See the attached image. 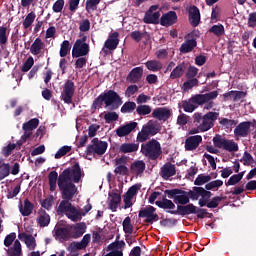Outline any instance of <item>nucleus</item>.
Wrapping results in <instances>:
<instances>
[{
	"label": "nucleus",
	"instance_id": "nucleus-1",
	"mask_svg": "<svg viewBox=\"0 0 256 256\" xmlns=\"http://www.w3.org/2000/svg\"><path fill=\"white\" fill-rule=\"evenodd\" d=\"M82 177L83 172L81 171V166L78 162L72 167L64 169L60 174L57 173V171H51L48 175L50 191H55L58 184L63 199L62 201L69 203L73 201V197L77 195L78 189L75 183H79Z\"/></svg>",
	"mask_w": 256,
	"mask_h": 256
},
{
	"label": "nucleus",
	"instance_id": "nucleus-2",
	"mask_svg": "<svg viewBox=\"0 0 256 256\" xmlns=\"http://www.w3.org/2000/svg\"><path fill=\"white\" fill-rule=\"evenodd\" d=\"M190 199H192V201L197 199L195 196V187H193L192 190L188 192L179 188H174L165 190L164 195L162 196V200L156 201L155 205H157L159 209H164V211H167V209H175V203L176 205L189 204Z\"/></svg>",
	"mask_w": 256,
	"mask_h": 256
},
{
	"label": "nucleus",
	"instance_id": "nucleus-3",
	"mask_svg": "<svg viewBox=\"0 0 256 256\" xmlns=\"http://www.w3.org/2000/svg\"><path fill=\"white\" fill-rule=\"evenodd\" d=\"M219 97V92L217 90L205 93V94H194L188 100H183L180 104V107L184 109L185 113H193L199 107L204 109H211L215 106V99Z\"/></svg>",
	"mask_w": 256,
	"mask_h": 256
},
{
	"label": "nucleus",
	"instance_id": "nucleus-4",
	"mask_svg": "<svg viewBox=\"0 0 256 256\" xmlns=\"http://www.w3.org/2000/svg\"><path fill=\"white\" fill-rule=\"evenodd\" d=\"M110 109V111H116L123 105V98L115 90H106L102 92L97 98L94 99L91 110L97 111L102 107Z\"/></svg>",
	"mask_w": 256,
	"mask_h": 256
},
{
	"label": "nucleus",
	"instance_id": "nucleus-5",
	"mask_svg": "<svg viewBox=\"0 0 256 256\" xmlns=\"http://www.w3.org/2000/svg\"><path fill=\"white\" fill-rule=\"evenodd\" d=\"M217 119H219V112H208L205 115L199 112L194 113L193 123L197 129L192 130L190 133H205L209 129H213Z\"/></svg>",
	"mask_w": 256,
	"mask_h": 256
},
{
	"label": "nucleus",
	"instance_id": "nucleus-6",
	"mask_svg": "<svg viewBox=\"0 0 256 256\" xmlns=\"http://www.w3.org/2000/svg\"><path fill=\"white\" fill-rule=\"evenodd\" d=\"M140 153L150 161H157L163 154V149L161 148V143L153 138L141 144Z\"/></svg>",
	"mask_w": 256,
	"mask_h": 256
},
{
	"label": "nucleus",
	"instance_id": "nucleus-7",
	"mask_svg": "<svg viewBox=\"0 0 256 256\" xmlns=\"http://www.w3.org/2000/svg\"><path fill=\"white\" fill-rule=\"evenodd\" d=\"M214 147L217 149H223V151H228V153H237L239 151V144L233 140H229L219 134L212 139Z\"/></svg>",
	"mask_w": 256,
	"mask_h": 256
},
{
	"label": "nucleus",
	"instance_id": "nucleus-8",
	"mask_svg": "<svg viewBox=\"0 0 256 256\" xmlns=\"http://www.w3.org/2000/svg\"><path fill=\"white\" fill-rule=\"evenodd\" d=\"M58 211H60V213H66V217L74 223L83 219L81 211L71 204V202L61 201L58 206Z\"/></svg>",
	"mask_w": 256,
	"mask_h": 256
},
{
	"label": "nucleus",
	"instance_id": "nucleus-9",
	"mask_svg": "<svg viewBox=\"0 0 256 256\" xmlns=\"http://www.w3.org/2000/svg\"><path fill=\"white\" fill-rule=\"evenodd\" d=\"M107 147L109 144L105 141L99 140V138H94L86 148L87 155H105L107 152Z\"/></svg>",
	"mask_w": 256,
	"mask_h": 256
},
{
	"label": "nucleus",
	"instance_id": "nucleus-10",
	"mask_svg": "<svg viewBox=\"0 0 256 256\" xmlns=\"http://www.w3.org/2000/svg\"><path fill=\"white\" fill-rule=\"evenodd\" d=\"M86 55H89V44H87V36H83L75 41L72 57L73 59H78V57H85Z\"/></svg>",
	"mask_w": 256,
	"mask_h": 256
},
{
	"label": "nucleus",
	"instance_id": "nucleus-11",
	"mask_svg": "<svg viewBox=\"0 0 256 256\" xmlns=\"http://www.w3.org/2000/svg\"><path fill=\"white\" fill-rule=\"evenodd\" d=\"M157 133H159V130L155 125H143L141 131L137 134L136 141H138V143H145V141H149L150 137H155Z\"/></svg>",
	"mask_w": 256,
	"mask_h": 256
},
{
	"label": "nucleus",
	"instance_id": "nucleus-12",
	"mask_svg": "<svg viewBox=\"0 0 256 256\" xmlns=\"http://www.w3.org/2000/svg\"><path fill=\"white\" fill-rule=\"evenodd\" d=\"M155 211H157V208L148 205L145 208L140 209L138 217H140V219H145L144 223L153 225L154 221H159V214L155 213Z\"/></svg>",
	"mask_w": 256,
	"mask_h": 256
},
{
	"label": "nucleus",
	"instance_id": "nucleus-13",
	"mask_svg": "<svg viewBox=\"0 0 256 256\" xmlns=\"http://www.w3.org/2000/svg\"><path fill=\"white\" fill-rule=\"evenodd\" d=\"M75 95V82L73 80H66L61 92V100L67 105L73 103V96Z\"/></svg>",
	"mask_w": 256,
	"mask_h": 256
},
{
	"label": "nucleus",
	"instance_id": "nucleus-14",
	"mask_svg": "<svg viewBox=\"0 0 256 256\" xmlns=\"http://www.w3.org/2000/svg\"><path fill=\"white\" fill-rule=\"evenodd\" d=\"M166 213L181 215L182 217H185V215H197V206H194L193 203L177 205V210H166Z\"/></svg>",
	"mask_w": 256,
	"mask_h": 256
},
{
	"label": "nucleus",
	"instance_id": "nucleus-15",
	"mask_svg": "<svg viewBox=\"0 0 256 256\" xmlns=\"http://www.w3.org/2000/svg\"><path fill=\"white\" fill-rule=\"evenodd\" d=\"M194 191L196 198H194L193 201H197V199L201 197V199H199L198 205H200V207H207V203H209V200L211 199L213 193H211V191L205 190V188L203 187L197 186H194Z\"/></svg>",
	"mask_w": 256,
	"mask_h": 256
},
{
	"label": "nucleus",
	"instance_id": "nucleus-16",
	"mask_svg": "<svg viewBox=\"0 0 256 256\" xmlns=\"http://www.w3.org/2000/svg\"><path fill=\"white\" fill-rule=\"evenodd\" d=\"M249 133H251L250 121L241 122L234 129V137L236 138V141H239L241 138L248 137Z\"/></svg>",
	"mask_w": 256,
	"mask_h": 256
},
{
	"label": "nucleus",
	"instance_id": "nucleus-17",
	"mask_svg": "<svg viewBox=\"0 0 256 256\" xmlns=\"http://www.w3.org/2000/svg\"><path fill=\"white\" fill-rule=\"evenodd\" d=\"M140 189V184H135L128 189V191L124 194V209L133 207V197L137 195Z\"/></svg>",
	"mask_w": 256,
	"mask_h": 256
},
{
	"label": "nucleus",
	"instance_id": "nucleus-18",
	"mask_svg": "<svg viewBox=\"0 0 256 256\" xmlns=\"http://www.w3.org/2000/svg\"><path fill=\"white\" fill-rule=\"evenodd\" d=\"M187 11L190 25L199 27V23H201V11H199V8L195 5H191L187 8Z\"/></svg>",
	"mask_w": 256,
	"mask_h": 256
},
{
	"label": "nucleus",
	"instance_id": "nucleus-19",
	"mask_svg": "<svg viewBox=\"0 0 256 256\" xmlns=\"http://www.w3.org/2000/svg\"><path fill=\"white\" fill-rule=\"evenodd\" d=\"M175 175H177V167H175L171 162H166L160 168V177H162L164 181H169V179H171V177H175Z\"/></svg>",
	"mask_w": 256,
	"mask_h": 256
},
{
	"label": "nucleus",
	"instance_id": "nucleus-20",
	"mask_svg": "<svg viewBox=\"0 0 256 256\" xmlns=\"http://www.w3.org/2000/svg\"><path fill=\"white\" fill-rule=\"evenodd\" d=\"M89 243H91V234H86L83 236L80 242L70 243L68 246V251H70V253H75V251L87 249Z\"/></svg>",
	"mask_w": 256,
	"mask_h": 256
},
{
	"label": "nucleus",
	"instance_id": "nucleus-21",
	"mask_svg": "<svg viewBox=\"0 0 256 256\" xmlns=\"http://www.w3.org/2000/svg\"><path fill=\"white\" fill-rule=\"evenodd\" d=\"M203 143V137L201 135L190 136L185 140V151H195Z\"/></svg>",
	"mask_w": 256,
	"mask_h": 256
},
{
	"label": "nucleus",
	"instance_id": "nucleus-22",
	"mask_svg": "<svg viewBox=\"0 0 256 256\" xmlns=\"http://www.w3.org/2000/svg\"><path fill=\"white\" fill-rule=\"evenodd\" d=\"M141 79H143V67L141 66L133 68L126 77V81L132 84L139 83Z\"/></svg>",
	"mask_w": 256,
	"mask_h": 256
},
{
	"label": "nucleus",
	"instance_id": "nucleus-23",
	"mask_svg": "<svg viewBox=\"0 0 256 256\" xmlns=\"http://www.w3.org/2000/svg\"><path fill=\"white\" fill-rule=\"evenodd\" d=\"M137 122H130L116 129V135L118 137H127V135L133 133L137 129Z\"/></svg>",
	"mask_w": 256,
	"mask_h": 256
},
{
	"label": "nucleus",
	"instance_id": "nucleus-24",
	"mask_svg": "<svg viewBox=\"0 0 256 256\" xmlns=\"http://www.w3.org/2000/svg\"><path fill=\"white\" fill-rule=\"evenodd\" d=\"M109 199V209L115 213L119 207V203H121V193H119V190H112L109 192Z\"/></svg>",
	"mask_w": 256,
	"mask_h": 256
},
{
	"label": "nucleus",
	"instance_id": "nucleus-25",
	"mask_svg": "<svg viewBox=\"0 0 256 256\" xmlns=\"http://www.w3.org/2000/svg\"><path fill=\"white\" fill-rule=\"evenodd\" d=\"M175 23H177V12L175 11H169L160 18V25H162V27L175 25Z\"/></svg>",
	"mask_w": 256,
	"mask_h": 256
},
{
	"label": "nucleus",
	"instance_id": "nucleus-26",
	"mask_svg": "<svg viewBox=\"0 0 256 256\" xmlns=\"http://www.w3.org/2000/svg\"><path fill=\"white\" fill-rule=\"evenodd\" d=\"M119 46V32H113L109 35L108 39L104 43V47L109 51H115Z\"/></svg>",
	"mask_w": 256,
	"mask_h": 256
},
{
	"label": "nucleus",
	"instance_id": "nucleus-27",
	"mask_svg": "<svg viewBox=\"0 0 256 256\" xmlns=\"http://www.w3.org/2000/svg\"><path fill=\"white\" fill-rule=\"evenodd\" d=\"M71 237L73 239H79V237H83L85 235V231H87V224L85 222H80L71 226Z\"/></svg>",
	"mask_w": 256,
	"mask_h": 256
},
{
	"label": "nucleus",
	"instance_id": "nucleus-28",
	"mask_svg": "<svg viewBox=\"0 0 256 256\" xmlns=\"http://www.w3.org/2000/svg\"><path fill=\"white\" fill-rule=\"evenodd\" d=\"M152 117L158 121H167L171 117V110L168 108H156L152 112Z\"/></svg>",
	"mask_w": 256,
	"mask_h": 256
},
{
	"label": "nucleus",
	"instance_id": "nucleus-29",
	"mask_svg": "<svg viewBox=\"0 0 256 256\" xmlns=\"http://www.w3.org/2000/svg\"><path fill=\"white\" fill-rule=\"evenodd\" d=\"M145 162L143 160H136L134 161L130 166V172L132 175H136V177H139L140 175H143L145 173Z\"/></svg>",
	"mask_w": 256,
	"mask_h": 256
},
{
	"label": "nucleus",
	"instance_id": "nucleus-30",
	"mask_svg": "<svg viewBox=\"0 0 256 256\" xmlns=\"http://www.w3.org/2000/svg\"><path fill=\"white\" fill-rule=\"evenodd\" d=\"M43 49H45V43L41 38L37 37L30 46V53L31 55L39 56L43 53Z\"/></svg>",
	"mask_w": 256,
	"mask_h": 256
},
{
	"label": "nucleus",
	"instance_id": "nucleus-31",
	"mask_svg": "<svg viewBox=\"0 0 256 256\" xmlns=\"http://www.w3.org/2000/svg\"><path fill=\"white\" fill-rule=\"evenodd\" d=\"M50 223H51V216H49V214L45 210L40 209L38 211V217H37V224L39 225V227L41 228L49 227Z\"/></svg>",
	"mask_w": 256,
	"mask_h": 256
},
{
	"label": "nucleus",
	"instance_id": "nucleus-32",
	"mask_svg": "<svg viewBox=\"0 0 256 256\" xmlns=\"http://www.w3.org/2000/svg\"><path fill=\"white\" fill-rule=\"evenodd\" d=\"M195 47H197V40L195 38L188 39L181 44L179 51L180 53L187 54L191 53Z\"/></svg>",
	"mask_w": 256,
	"mask_h": 256
},
{
	"label": "nucleus",
	"instance_id": "nucleus-33",
	"mask_svg": "<svg viewBox=\"0 0 256 256\" xmlns=\"http://www.w3.org/2000/svg\"><path fill=\"white\" fill-rule=\"evenodd\" d=\"M159 17H161V12H146L143 21L147 25H159Z\"/></svg>",
	"mask_w": 256,
	"mask_h": 256
},
{
	"label": "nucleus",
	"instance_id": "nucleus-34",
	"mask_svg": "<svg viewBox=\"0 0 256 256\" xmlns=\"http://www.w3.org/2000/svg\"><path fill=\"white\" fill-rule=\"evenodd\" d=\"M34 207H35V205H33V203H31V201H29V199H25L24 207H23V204H20L19 211L23 217H29V215H31V213H33Z\"/></svg>",
	"mask_w": 256,
	"mask_h": 256
},
{
	"label": "nucleus",
	"instance_id": "nucleus-35",
	"mask_svg": "<svg viewBox=\"0 0 256 256\" xmlns=\"http://www.w3.org/2000/svg\"><path fill=\"white\" fill-rule=\"evenodd\" d=\"M19 239H24L25 244L27 245L28 249H30V251L35 250V247H37L35 237H33L31 234L21 233L19 234Z\"/></svg>",
	"mask_w": 256,
	"mask_h": 256
},
{
	"label": "nucleus",
	"instance_id": "nucleus-36",
	"mask_svg": "<svg viewBox=\"0 0 256 256\" xmlns=\"http://www.w3.org/2000/svg\"><path fill=\"white\" fill-rule=\"evenodd\" d=\"M3 161L5 160L0 158V181L11 175V164L4 163Z\"/></svg>",
	"mask_w": 256,
	"mask_h": 256
},
{
	"label": "nucleus",
	"instance_id": "nucleus-37",
	"mask_svg": "<svg viewBox=\"0 0 256 256\" xmlns=\"http://www.w3.org/2000/svg\"><path fill=\"white\" fill-rule=\"evenodd\" d=\"M135 151H139V144L123 143L119 148V153H135Z\"/></svg>",
	"mask_w": 256,
	"mask_h": 256
},
{
	"label": "nucleus",
	"instance_id": "nucleus-38",
	"mask_svg": "<svg viewBox=\"0 0 256 256\" xmlns=\"http://www.w3.org/2000/svg\"><path fill=\"white\" fill-rule=\"evenodd\" d=\"M185 63H181L177 65L170 74V79H179L180 77H183V73H185Z\"/></svg>",
	"mask_w": 256,
	"mask_h": 256
},
{
	"label": "nucleus",
	"instance_id": "nucleus-39",
	"mask_svg": "<svg viewBox=\"0 0 256 256\" xmlns=\"http://www.w3.org/2000/svg\"><path fill=\"white\" fill-rule=\"evenodd\" d=\"M193 87H199V79L197 78H188L182 85V91L187 92L191 91Z\"/></svg>",
	"mask_w": 256,
	"mask_h": 256
},
{
	"label": "nucleus",
	"instance_id": "nucleus-40",
	"mask_svg": "<svg viewBox=\"0 0 256 256\" xmlns=\"http://www.w3.org/2000/svg\"><path fill=\"white\" fill-rule=\"evenodd\" d=\"M22 250H21V242L19 240L14 241L13 247L7 250L8 256H21Z\"/></svg>",
	"mask_w": 256,
	"mask_h": 256
},
{
	"label": "nucleus",
	"instance_id": "nucleus-41",
	"mask_svg": "<svg viewBox=\"0 0 256 256\" xmlns=\"http://www.w3.org/2000/svg\"><path fill=\"white\" fill-rule=\"evenodd\" d=\"M145 66L149 71L153 72L161 71V69H163V65L157 60H149L145 63Z\"/></svg>",
	"mask_w": 256,
	"mask_h": 256
},
{
	"label": "nucleus",
	"instance_id": "nucleus-42",
	"mask_svg": "<svg viewBox=\"0 0 256 256\" xmlns=\"http://www.w3.org/2000/svg\"><path fill=\"white\" fill-rule=\"evenodd\" d=\"M36 17H37V15L33 11L28 13L22 22L24 29H29V27H31V25H33V23H35Z\"/></svg>",
	"mask_w": 256,
	"mask_h": 256
},
{
	"label": "nucleus",
	"instance_id": "nucleus-43",
	"mask_svg": "<svg viewBox=\"0 0 256 256\" xmlns=\"http://www.w3.org/2000/svg\"><path fill=\"white\" fill-rule=\"evenodd\" d=\"M209 33H213L216 37H222V35H225V26L223 24L213 25L209 29Z\"/></svg>",
	"mask_w": 256,
	"mask_h": 256
},
{
	"label": "nucleus",
	"instance_id": "nucleus-44",
	"mask_svg": "<svg viewBox=\"0 0 256 256\" xmlns=\"http://www.w3.org/2000/svg\"><path fill=\"white\" fill-rule=\"evenodd\" d=\"M7 41H9V37L7 36V27L0 26V46L1 49H5L7 45Z\"/></svg>",
	"mask_w": 256,
	"mask_h": 256
},
{
	"label": "nucleus",
	"instance_id": "nucleus-45",
	"mask_svg": "<svg viewBox=\"0 0 256 256\" xmlns=\"http://www.w3.org/2000/svg\"><path fill=\"white\" fill-rule=\"evenodd\" d=\"M55 237L63 239L64 241L69 239V229L63 227L55 228Z\"/></svg>",
	"mask_w": 256,
	"mask_h": 256
},
{
	"label": "nucleus",
	"instance_id": "nucleus-46",
	"mask_svg": "<svg viewBox=\"0 0 256 256\" xmlns=\"http://www.w3.org/2000/svg\"><path fill=\"white\" fill-rule=\"evenodd\" d=\"M137 109V104L135 102L127 101L121 107V113H133Z\"/></svg>",
	"mask_w": 256,
	"mask_h": 256
},
{
	"label": "nucleus",
	"instance_id": "nucleus-47",
	"mask_svg": "<svg viewBox=\"0 0 256 256\" xmlns=\"http://www.w3.org/2000/svg\"><path fill=\"white\" fill-rule=\"evenodd\" d=\"M39 127V120L37 118H33L28 122L24 123L22 129H26L27 131H32Z\"/></svg>",
	"mask_w": 256,
	"mask_h": 256
},
{
	"label": "nucleus",
	"instance_id": "nucleus-48",
	"mask_svg": "<svg viewBox=\"0 0 256 256\" xmlns=\"http://www.w3.org/2000/svg\"><path fill=\"white\" fill-rule=\"evenodd\" d=\"M243 172H240L239 174L232 175L227 182H225L226 187H229L231 185H237V183L241 182V179H243Z\"/></svg>",
	"mask_w": 256,
	"mask_h": 256
},
{
	"label": "nucleus",
	"instance_id": "nucleus-49",
	"mask_svg": "<svg viewBox=\"0 0 256 256\" xmlns=\"http://www.w3.org/2000/svg\"><path fill=\"white\" fill-rule=\"evenodd\" d=\"M71 52V43L68 40H64L60 46V57H67Z\"/></svg>",
	"mask_w": 256,
	"mask_h": 256
},
{
	"label": "nucleus",
	"instance_id": "nucleus-50",
	"mask_svg": "<svg viewBox=\"0 0 256 256\" xmlns=\"http://www.w3.org/2000/svg\"><path fill=\"white\" fill-rule=\"evenodd\" d=\"M124 233L131 235L133 233V224H131V217H126L122 222Z\"/></svg>",
	"mask_w": 256,
	"mask_h": 256
},
{
	"label": "nucleus",
	"instance_id": "nucleus-51",
	"mask_svg": "<svg viewBox=\"0 0 256 256\" xmlns=\"http://www.w3.org/2000/svg\"><path fill=\"white\" fill-rule=\"evenodd\" d=\"M211 181V175L199 174L194 181V185L201 187V185H205V183H209Z\"/></svg>",
	"mask_w": 256,
	"mask_h": 256
},
{
	"label": "nucleus",
	"instance_id": "nucleus-52",
	"mask_svg": "<svg viewBox=\"0 0 256 256\" xmlns=\"http://www.w3.org/2000/svg\"><path fill=\"white\" fill-rule=\"evenodd\" d=\"M152 109L149 105H138L136 107V112L140 117H143L145 115H149L151 113Z\"/></svg>",
	"mask_w": 256,
	"mask_h": 256
},
{
	"label": "nucleus",
	"instance_id": "nucleus-53",
	"mask_svg": "<svg viewBox=\"0 0 256 256\" xmlns=\"http://www.w3.org/2000/svg\"><path fill=\"white\" fill-rule=\"evenodd\" d=\"M33 65H35V59H33V56H30L23 63L22 68H21V72L22 73H27V71H29L33 67Z\"/></svg>",
	"mask_w": 256,
	"mask_h": 256
},
{
	"label": "nucleus",
	"instance_id": "nucleus-54",
	"mask_svg": "<svg viewBox=\"0 0 256 256\" xmlns=\"http://www.w3.org/2000/svg\"><path fill=\"white\" fill-rule=\"evenodd\" d=\"M17 149V144H8L7 146H4L1 150V154L3 157H9Z\"/></svg>",
	"mask_w": 256,
	"mask_h": 256
},
{
	"label": "nucleus",
	"instance_id": "nucleus-55",
	"mask_svg": "<svg viewBox=\"0 0 256 256\" xmlns=\"http://www.w3.org/2000/svg\"><path fill=\"white\" fill-rule=\"evenodd\" d=\"M219 187H223L222 180H214L205 185V191H213V189H217Z\"/></svg>",
	"mask_w": 256,
	"mask_h": 256
},
{
	"label": "nucleus",
	"instance_id": "nucleus-56",
	"mask_svg": "<svg viewBox=\"0 0 256 256\" xmlns=\"http://www.w3.org/2000/svg\"><path fill=\"white\" fill-rule=\"evenodd\" d=\"M101 3V0H87L86 1V11L91 13V11H97V5Z\"/></svg>",
	"mask_w": 256,
	"mask_h": 256
},
{
	"label": "nucleus",
	"instance_id": "nucleus-57",
	"mask_svg": "<svg viewBox=\"0 0 256 256\" xmlns=\"http://www.w3.org/2000/svg\"><path fill=\"white\" fill-rule=\"evenodd\" d=\"M199 73V68L195 66H189L186 72V79H195Z\"/></svg>",
	"mask_w": 256,
	"mask_h": 256
},
{
	"label": "nucleus",
	"instance_id": "nucleus-58",
	"mask_svg": "<svg viewBox=\"0 0 256 256\" xmlns=\"http://www.w3.org/2000/svg\"><path fill=\"white\" fill-rule=\"evenodd\" d=\"M71 151V146H63L61 147L55 154V159H61V157H65L67 153Z\"/></svg>",
	"mask_w": 256,
	"mask_h": 256
},
{
	"label": "nucleus",
	"instance_id": "nucleus-59",
	"mask_svg": "<svg viewBox=\"0 0 256 256\" xmlns=\"http://www.w3.org/2000/svg\"><path fill=\"white\" fill-rule=\"evenodd\" d=\"M104 119L106 123H113V121H117L119 119V114H117V112H108L104 115Z\"/></svg>",
	"mask_w": 256,
	"mask_h": 256
},
{
	"label": "nucleus",
	"instance_id": "nucleus-60",
	"mask_svg": "<svg viewBox=\"0 0 256 256\" xmlns=\"http://www.w3.org/2000/svg\"><path fill=\"white\" fill-rule=\"evenodd\" d=\"M243 162V165H252V163H255V159H253V156L249 152H244V155L241 159Z\"/></svg>",
	"mask_w": 256,
	"mask_h": 256
},
{
	"label": "nucleus",
	"instance_id": "nucleus-61",
	"mask_svg": "<svg viewBox=\"0 0 256 256\" xmlns=\"http://www.w3.org/2000/svg\"><path fill=\"white\" fill-rule=\"evenodd\" d=\"M161 227H173L177 225V219L174 218H166L160 221Z\"/></svg>",
	"mask_w": 256,
	"mask_h": 256
},
{
	"label": "nucleus",
	"instance_id": "nucleus-62",
	"mask_svg": "<svg viewBox=\"0 0 256 256\" xmlns=\"http://www.w3.org/2000/svg\"><path fill=\"white\" fill-rule=\"evenodd\" d=\"M137 91H139V86L132 84L127 87V89L125 91V97H133V95H135V93H137Z\"/></svg>",
	"mask_w": 256,
	"mask_h": 256
},
{
	"label": "nucleus",
	"instance_id": "nucleus-63",
	"mask_svg": "<svg viewBox=\"0 0 256 256\" xmlns=\"http://www.w3.org/2000/svg\"><path fill=\"white\" fill-rule=\"evenodd\" d=\"M63 7H65V0H57L53 4L52 9L54 13H61V11H63Z\"/></svg>",
	"mask_w": 256,
	"mask_h": 256
},
{
	"label": "nucleus",
	"instance_id": "nucleus-64",
	"mask_svg": "<svg viewBox=\"0 0 256 256\" xmlns=\"http://www.w3.org/2000/svg\"><path fill=\"white\" fill-rule=\"evenodd\" d=\"M114 173L116 175H129V168H127L125 165L116 166Z\"/></svg>",
	"mask_w": 256,
	"mask_h": 256
}]
</instances>
